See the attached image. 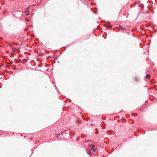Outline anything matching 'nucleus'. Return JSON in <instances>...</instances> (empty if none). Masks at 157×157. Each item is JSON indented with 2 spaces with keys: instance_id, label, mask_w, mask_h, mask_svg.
<instances>
[{
  "instance_id": "nucleus-1",
  "label": "nucleus",
  "mask_w": 157,
  "mask_h": 157,
  "mask_svg": "<svg viewBox=\"0 0 157 157\" xmlns=\"http://www.w3.org/2000/svg\"><path fill=\"white\" fill-rule=\"evenodd\" d=\"M89 147L91 149L94 151H95L96 149V147L93 144H90L89 145Z\"/></svg>"
},
{
  "instance_id": "nucleus-2",
  "label": "nucleus",
  "mask_w": 157,
  "mask_h": 157,
  "mask_svg": "<svg viewBox=\"0 0 157 157\" xmlns=\"http://www.w3.org/2000/svg\"><path fill=\"white\" fill-rule=\"evenodd\" d=\"M30 6L25 9L24 13L26 16H28L29 14V10Z\"/></svg>"
},
{
  "instance_id": "nucleus-3",
  "label": "nucleus",
  "mask_w": 157,
  "mask_h": 157,
  "mask_svg": "<svg viewBox=\"0 0 157 157\" xmlns=\"http://www.w3.org/2000/svg\"><path fill=\"white\" fill-rule=\"evenodd\" d=\"M87 154L89 155H91L92 154V153L90 149H87Z\"/></svg>"
},
{
  "instance_id": "nucleus-4",
  "label": "nucleus",
  "mask_w": 157,
  "mask_h": 157,
  "mask_svg": "<svg viewBox=\"0 0 157 157\" xmlns=\"http://www.w3.org/2000/svg\"><path fill=\"white\" fill-rule=\"evenodd\" d=\"M150 75L148 74L146 76V78L147 79L149 78H150Z\"/></svg>"
},
{
  "instance_id": "nucleus-5",
  "label": "nucleus",
  "mask_w": 157,
  "mask_h": 157,
  "mask_svg": "<svg viewBox=\"0 0 157 157\" xmlns=\"http://www.w3.org/2000/svg\"><path fill=\"white\" fill-rule=\"evenodd\" d=\"M119 29H125L124 28H123L121 26H120L119 27Z\"/></svg>"
},
{
  "instance_id": "nucleus-6",
  "label": "nucleus",
  "mask_w": 157,
  "mask_h": 157,
  "mask_svg": "<svg viewBox=\"0 0 157 157\" xmlns=\"http://www.w3.org/2000/svg\"><path fill=\"white\" fill-rule=\"evenodd\" d=\"M135 79L136 81H138V78H135Z\"/></svg>"
},
{
  "instance_id": "nucleus-7",
  "label": "nucleus",
  "mask_w": 157,
  "mask_h": 157,
  "mask_svg": "<svg viewBox=\"0 0 157 157\" xmlns=\"http://www.w3.org/2000/svg\"><path fill=\"white\" fill-rule=\"evenodd\" d=\"M26 19V20L27 21H29V20H28V18H25Z\"/></svg>"
},
{
  "instance_id": "nucleus-8",
  "label": "nucleus",
  "mask_w": 157,
  "mask_h": 157,
  "mask_svg": "<svg viewBox=\"0 0 157 157\" xmlns=\"http://www.w3.org/2000/svg\"><path fill=\"white\" fill-rule=\"evenodd\" d=\"M132 116H134V114L133 113H132Z\"/></svg>"
},
{
  "instance_id": "nucleus-9",
  "label": "nucleus",
  "mask_w": 157,
  "mask_h": 157,
  "mask_svg": "<svg viewBox=\"0 0 157 157\" xmlns=\"http://www.w3.org/2000/svg\"><path fill=\"white\" fill-rule=\"evenodd\" d=\"M134 116H137V114H136L135 115H134Z\"/></svg>"
},
{
  "instance_id": "nucleus-10",
  "label": "nucleus",
  "mask_w": 157,
  "mask_h": 157,
  "mask_svg": "<svg viewBox=\"0 0 157 157\" xmlns=\"http://www.w3.org/2000/svg\"><path fill=\"white\" fill-rule=\"evenodd\" d=\"M1 66H0V68H1Z\"/></svg>"
}]
</instances>
